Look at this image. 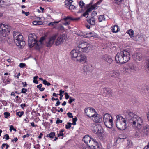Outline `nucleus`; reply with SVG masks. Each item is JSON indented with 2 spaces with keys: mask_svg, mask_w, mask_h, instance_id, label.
Returning <instances> with one entry per match:
<instances>
[{
  "mask_svg": "<svg viewBox=\"0 0 149 149\" xmlns=\"http://www.w3.org/2000/svg\"><path fill=\"white\" fill-rule=\"evenodd\" d=\"M126 118L129 123L136 129H141L143 125L142 118L132 112H127Z\"/></svg>",
  "mask_w": 149,
  "mask_h": 149,
  "instance_id": "1",
  "label": "nucleus"
},
{
  "mask_svg": "<svg viewBox=\"0 0 149 149\" xmlns=\"http://www.w3.org/2000/svg\"><path fill=\"white\" fill-rule=\"evenodd\" d=\"M93 8L91 6L90 8L88 9L86 11H87L88 12V13H89L92 11V10H93Z\"/></svg>",
  "mask_w": 149,
  "mask_h": 149,
  "instance_id": "60",
  "label": "nucleus"
},
{
  "mask_svg": "<svg viewBox=\"0 0 149 149\" xmlns=\"http://www.w3.org/2000/svg\"><path fill=\"white\" fill-rule=\"evenodd\" d=\"M59 22H60L59 21H54V22H51L49 23V24H48V25L49 26H51V25L53 26L54 24H55L58 23Z\"/></svg>",
  "mask_w": 149,
  "mask_h": 149,
  "instance_id": "48",
  "label": "nucleus"
},
{
  "mask_svg": "<svg viewBox=\"0 0 149 149\" xmlns=\"http://www.w3.org/2000/svg\"><path fill=\"white\" fill-rule=\"evenodd\" d=\"M113 120V118L111 115L108 113L105 114L103 117V121L104 123Z\"/></svg>",
  "mask_w": 149,
  "mask_h": 149,
  "instance_id": "20",
  "label": "nucleus"
},
{
  "mask_svg": "<svg viewBox=\"0 0 149 149\" xmlns=\"http://www.w3.org/2000/svg\"><path fill=\"white\" fill-rule=\"evenodd\" d=\"M92 66L90 65H86L84 66L83 68L84 71L86 73L89 74L91 70Z\"/></svg>",
  "mask_w": 149,
  "mask_h": 149,
  "instance_id": "23",
  "label": "nucleus"
},
{
  "mask_svg": "<svg viewBox=\"0 0 149 149\" xmlns=\"http://www.w3.org/2000/svg\"><path fill=\"white\" fill-rule=\"evenodd\" d=\"M68 8H69L70 10H72L73 9H74L75 8V7L74 5L71 4L69 6V7H68Z\"/></svg>",
  "mask_w": 149,
  "mask_h": 149,
  "instance_id": "46",
  "label": "nucleus"
},
{
  "mask_svg": "<svg viewBox=\"0 0 149 149\" xmlns=\"http://www.w3.org/2000/svg\"><path fill=\"white\" fill-rule=\"evenodd\" d=\"M123 56L122 53L121 51L118 53L116 55L115 59V61L117 63H120L121 64H124Z\"/></svg>",
  "mask_w": 149,
  "mask_h": 149,
  "instance_id": "8",
  "label": "nucleus"
},
{
  "mask_svg": "<svg viewBox=\"0 0 149 149\" xmlns=\"http://www.w3.org/2000/svg\"><path fill=\"white\" fill-rule=\"evenodd\" d=\"M31 135V134H27L26 135H24L22 136V137L24 138L26 137H28L29 136H30Z\"/></svg>",
  "mask_w": 149,
  "mask_h": 149,
  "instance_id": "61",
  "label": "nucleus"
},
{
  "mask_svg": "<svg viewBox=\"0 0 149 149\" xmlns=\"http://www.w3.org/2000/svg\"><path fill=\"white\" fill-rule=\"evenodd\" d=\"M43 84L45 85H47L48 86L51 85L50 83L49 82H48L45 79H44L43 80Z\"/></svg>",
  "mask_w": 149,
  "mask_h": 149,
  "instance_id": "43",
  "label": "nucleus"
},
{
  "mask_svg": "<svg viewBox=\"0 0 149 149\" xmlns=\"http://www.w3.org/2000/svg\"><path fill=\"white\" fill-rule=\"evenodd\" d=\"M88 114H87H87L88 115L89 114L90 115V113H95V112H96L95 111V110L93 108H91L90 107H88Z\"/></svg>",
  "mask_w": 149,
  "mask_h": 149,
  "instance_id": "32",
  "label": "nucleus"
},
{
  "mask_svg": "<svg viewBox=\"0 0 149 149\" xmlns=\"http://www.w3.org/2000/svg\"><path fill=\"white\" fill-rule=\"evenodd\" d=\"M24 112L23 111L17 112L16 115L18 116L19 117H21L24 114Z\"/></svg>",
  "mask_w": 149,
  "mask_h": 149,
  "instance_id": "39",
  "label": "nucleus"
},
{
  "mask_svg": "<svg viewBox=\"0 0 149 149\" xmlns=\"http://www.w3.org/2000/svg\"><path fill=\"white\" fill-rule=\"evenodd\" d=\"M72 123L70 122L67 123V124L66 125L65 128L66 129H68L70 128L71 127Z\"/></svg>",
  "mask_w": 149,
  "mask_h": 149,
  "instance_id": "40",
  "label": "nucleus"
},
{
  "mask_svg": "<svg viewBox=\"0 0 149 149\" xmlns=\"http://www.w3.org/2000/svg\"><path fill=\"white\" fill-rule=\"evenodd\" d=\"M122 53L123 56V60L124 63L128 62L130 60V57L129 52L125 50L121 51Z\"/></svg>",
  "mask_w": 149,
  "mask_h": 149,
  "instance_id": "11",
  "label": "nucleus"
},
{
  "mask_svg": "<svg viewBox=\"0 0 149 149\" xmlns=\"http://www.w3.org/2000/svg\"><path fill=\"white\" fill-rule=\"evenodd\" d=\"M22 12L23 14H25L26 16H28L30 14V13L29 12H25L24 11L22 10Z\"/></svg>",
  "mask_w": 149,
  "mask_h": 149,
  "instance_id": "52",
  "label": "nucleus"
},
{
  "mask_svg": "<svg viewBox=\"0 0 149 149\" xmlns=\"http://www.w3.org/2000/svg\"><path fill=\"white\" fill-rule=\"evenodd\" d=\"M84 36V38H89L91 37L96 38L97 37V35L94 32H91L86 33V35Z\"/></svg>",
  "mask_w": 149,
  "mask_h": 149,
  "instance_id": "24",
  "label": "nucleus"
},
{
  "mask_svg": "<svg viewBox=\"0 0 149 149\" xmlns=\"http://www.w3.org/2000/svg\"><path fill=\"white\" fill-rule=\"evenodd\" d=\"M79 4L80 7L81 8H83L85 5L84 3L82 1H80Z\"/></svg>",
  "mask_w": 149,
  "mask_h": 149,
  "instance_id": "42",
  "label": "nucleus"
},
{
  "mask_svg": "<svg viewBox=\"0 0 149 149\" xmlns=\"http://www.w3.org/2000/svg\"><path fill=\"white\" fill-rule=\"evenodd\" d=\"M76 34L78 36H83L84 38V36H85L86 34L83 33L81 31H78L76 32Z\"/></svg>",
  "mask_w": 149,
  "mask_h": 149,
  "instance_id": "36",
  "label": "nucleus"
},
{
  "mask_svg": "<svg viewBox=\"0 0 149 149\" xmlns=\"http://www.w3.org/2000/svg\"><path fill=\"white\" fill-rule=\"evenodd\" d=\"M72 2V0H66L65 1V5L67 8L69 7V6L71 5Z\"/></svg>",
  "mask_w": 149,
  "mask_h": 149,
  "instance_id": "31",
  "label": "nucleus"
},
{
  "mask_svg": "<svg viewBox=\"0 0 149 149\" xmlns=\"http://www.w3.org/2000/svg\"><path fill=\"white\" fill-rule=\"evenodd\" d=\"M127 33L128 34L131 38L133 37L134 31L132 29H130L127 31Z\"/></svg>",
  "mask_w": 149,
  "mask_h": 149,
  "instance_id": "33",
  "label": "nucleus"
},
{
  "mask_svg": "<svg viewBox=\"0 0 149 149\" xmlns=\"http://www.w3.org/2000/svg\"><path fill=\"white\" fill-rule=\"evenodd\" d=\"M45 37H41L39 41H37L36 45L35 47V48L37 50H39L42 47L43 44V41L45 40Z\"/></svg>",
  "mask_w": 149,
  "mask_h": 149,
  "instance_id": "14",
  "label": "nucleus"
},
{
  "mask_svg": "<svg viewBox=\"0 0 149 149\" xmlns=\"http://www.w3.org/2000/svg\"><path fill=\"white\" fill-rule=\"evenodd\" d=\"M119 74L118 72L115 71L113 72V74L111 75V76L116 77L118 76Z\"/></svg>",
  "mask_w": 149,
  "mask_h": 149,
  "instance_id": "41",
  "label": "nucleus"
},
{
  "mask_svg": "<svg viewBox=\"0 0 149 149\" xmlns=\"http://www.w3.org/2000/svg\"><path fill=\"white\" fill-rule=\"evenodd\" d=\"M87 116L89 117L94 118L93 121L96 123H100L102 120V117L100 115L98 114L97 112H95L94 114H93L91 116L90 114H87Z\"/></svg>",
  "mask_w": 149,
  "mask_h": 149,
  "instance_id": "9",
  "label": "nucleus"
},
{
  "mask_svg": "<svg viewBox=\"0 0 149 149\" xmlns=\"http://www.w3.org/2000/svg\"><path fill=\"white\" fill-rule=\"evenodd\" d=\"M55 135V133L53 132H51L49 134H47L46 137L50 138L51 139H53Z\"/></svg>",
  "mask_w": 149,
  "mask_h": 149,
  "instance_id": "29",
  "label": "nucleus"
},
{
  "mask_svg": "<svg viewBox=\"0 0 149 149\" xmlns=\"http://www.w3.org/2000/svg\"><path fill=\"white\" fill-rule=\"evenodd\" d=\"M101 127L100 125H95L94 126L93 131L95 134L97 135L101 134Z\"/></svg>",
  "mask_w": 149,
  "mask_h": 149,
  "instance_id": "19",
  "label": "nucleus"
},
{
  "mask_svg": "<svg viewBox=\"0 0 149 149\" xmlns=\"http://www.w3.org/2000/svg\"><path fill=\"white\" fill-rule=\"evenodd\" d=\"M67 114L70 118H73V116L72 113L70 112H68L67 113Z\"/></svg>",
  "mask_w": 149,
  "mask_h": 149,
  "instance_id": "50",
  "label": "nucleus"
},
{
  "mask_svg": "<svg viewBox=\"0 0 149 149\" xmlns=\"http://www.w3.org/2000/svg\"><path fill=\"white\" fill-rule=\"evenodd\" d=\"M6 140H8L9 139V137L8 134H6L4 136Z\"/></svg>",
  "mask_w": 149,
  "mask_h": 149,
  "instance_id": "62",
  "label": "nucleus"
},
{
  "mask_svg": "<svg viewBox=\"0 0 149 149\" xmlns=\"http://www.w3.org/2000/svg\"><path fill=\"white\" fill-rule=\"evenodd\" d=\"M104 91L105 93L109 95H111L112 93V91L110 88H104Z\"/></svg>",
  "mask_w": 149,
  "mask_h": 149,
  "instance_id": "30",
  "label": "nucleus"
},
{
  "mask_svg": "<svg viewBox=\"0 0 149 149\" xmlns=\"http://www.w3.org/2000/svg\"><path fill=\"white\" fill-rule=\"evenodd\" d=\"M77 60L79 62L83 63L86 62V57L84 54L81 53Z\"/></svg>",
  "mask_w": 149,
  "mask_h": 149,
  "instance_id": "16",
  "label": "nucleus"
},
{
  "mask_svg": "<svg viewBox=\"0 0 149 149\" xmlns=\"http://www.w3.org/2000/svg\"><path fill=\"white\" fill-rule=\"evenodd\" d=\"M38 78V76H36L34 77H33V82L36 84H38V81L36 80V79Z\"/></svg>",
  "mask_w": 149,
  "mask_h": 149,
  "instance_id": "37",
  "label": "nucleus"
},
{
  "mask_svg": "<svg viewBox=\"0 0 149 149\" xmlns=\"http://www.w3.org/2000/svg\"><path fill=\"white\" fill-rule=\"evenodd\" d=\"M56 39V36L54 35L49 38L48 41L46 42V45L47 47H51L54 43Z\"/></svg>",
  "mask_w": 149,
  "mask_h": 149,
  "instance_id": "13",
  "label": "nucleus"
},
{
  "mask_svg": "<svg viewBox=\"0 0 149 149\" xmlns=\"http://www.w3.org/2000/svg\"><path fill=\"white\" fill-rule=\"evenodd\" d=\"M36 36L35 34H30L28 36V45L30 47H35L37 42Z\"/></svg>",
  "mask_w": 149,
  "mask_h": 149,
  "instance_id": "5",
  "label": "nucleus"
},
{
  "mask_svg": "<svg viewBox=\"0 0 149 149\" xmlns=\"http://www.w3.org/2000/svg\"><path fill=\"white\" fill-rule=\"evenodd\" d=\"M105 19L104 17V15H100L98 17V20L99 22L105 21Z\"/></svg>",
  "mask_w": 149,
  "mask_h": 149,
  "instance_id": "35",
  "label": "nucleus"
},
{
  "mask_svg": "<svg viewBox=\"0 0 149 149\" xmlns=\"http://www.w3.org/2000/svg\"><path fill=\"white\" fill-rule=\"evenodd\" d=\"M104 124L107 127L109 128H111L113 127V120L104 123Z\"/></svg>",
  "mask_w": 149,
  "mask_h": 149,
  "instance_id": "25",
  "label": "nucleus"
},
{
  "mask_svg": "<svg viewBox=\"0 0 149 149\" xmlns=\"http://www.w3.org/2000/svg\"><path fill=\"white\" fill-rule=\"evenodd\" d=\"M88 12L87 11H86L83 14V16L87 18V17L86 16H87V17H88Z\"/></svg>",
  "mask_w": 149,
  "mask_h": 149,
  "instance_id": "55",
  "label": "nucleus"
},
{
  "mask_svg": "<svg viewBox=\"0 0 149 149\" xmlns=\"http://www.w3.org/2000/svg\"><path fill=\"white\" fill-rule=\"evenodd\" d=\"M4 117L7 118L10 116V114L8 112H5L4 113Z\"/></svg>",
  "mask_w": 149,
  "mask_h": 149,
  "instance_id": "45",
  "label": "nucleus"
},
{
  "mask_svg": "<svg viewBox=\"0 0 149 149\" xmlns=\"http://www.w3.org/2000/svg\"><path fill=\"white\" fill-rule=\"evenodd\" d=\"M99 3V2H97L96 4H94V5L92 6L91 7L93 8V9H95V8L97 9V5Z\"/></svg>",
  "mask_w": 149,
  "mask_h": 149,
  "instance_id": "49",
  "label": "nucleus"
},
{
  "mask_svg": "<svg viewBox=\"0 0 149 149\" xmlns=\"http://www.w3.org/2000/svg\"><path fill=\"white\" fill-rule=\"evenodd\" d=\"M123 0H114L115 3L117 5L120 4Z\"/></svg>",
  "mask_w": 149,
  "mask_h": 149,
  "instance_id": "44",
  "label": "nucleus"
},
{
  "mask_svg": "<svg viewBox=\"0 0 149 149\" xmlns=\"http://www.w3.org/2000/svg\"><path fill=\"white\" fill-rule=\"evenodd\" d=\"M133 56L134 60L137 63H139L142 60V54L140 53H137Z\"/></svg>",
  "mask_w": 149,
  "mask_h": 149,
  "instance_id": "15",
  "label": "nucleus"
},
{
  "mask_svg": "<svg viewBox=\"0 0 149 149\" xmlns=\"http://www.w3.org/2000/svg\"><path fill=\"white\" fill-rule=\"evenodd\" d=\"M9 32V27L8 25L2 23L0 24V33L3 36L6 37Z\"/></svg>",
  "mask_w": 149,
  "mask_h": 149,
  "instance_id": "6",
  "label": "nucleus"
},
{
  "mask_svg": "<svg viewBox=\"0 0 149 149\" xmlns=\"http://www.w3.org/2000/svg\"><path fill=\"white\" fill-rule=\"evenodd\" d=\"M28 91V90L26 88H23L22 89L21 93H26V92Z\"/></svg>",
  "mask_w": 149,
  "mask_h": 149,
  "instance_id": "47",
  "label": "nucleus"
},
{
  "mask_svg": "<svg viewBox=\"0 0 149 149\" xmlns=\"http://www.w3.org/2000/svg\"><path fill=\"white\" fill-rule=\"evenodd\" d=\"M14 42L17 46H19L20 48H22L25 45V41L23 40L22 35L18 33H14L13 34Z\"/></svg>",
  "mask_w": 149,
  "mask_h": 149,
  "instance_id": "3",
  "label": "nucleus"
},
{
  "mask_svg": "<svg viewBox=\"0 0 149 149\" xmlns=\"http://www.w3.org/2000/svg\"><path fill=\"white\" fill-rule=\"evenodd\" d=\"M79 52H88L90 49V45L88 43L81 41L78 45Z\"/></svg>",
  "mask_w": 149,
  "mask_h": 149,
  "instance_id": "4",
  "label": "nucleus"
},
{
  "mask_svg": "<svg viewBox=\"0 0 149 149\" xmlns=\"http://www.w3.org/2000/svg\"><path fill=\"white\" fill-rule=\"evenodd\" d=\"M135 136L136 137L142 136V133L140 130H138L135 134Z\"/></svg>",
  "mask_w": 149,
  "mask_h": 149,
  "instance_id": "34",
  "label": "nucleus"
},
{
  "mask_svg": "<svg viewBox=\"0 0 149 149\" xmlns=\"http://www.w3.org/2000/svg\"><path fill=\"white\" fill-rule=\"evenodd\" d=\"M42 86V84H40L39 85H38L37 86V88L39 89L40 90Z\"/></svg>",
  "mask_w": 149,
  "mask_h": 149,
  "instance_id": "63",
  "label": "nucleus"
},
{
  "mask_svg": "<svg viewBox=\"0 0 149 149\" xmlns=\"http://www.w3.org/2000/svg\"><path fill=\"white\" fill-rule=\"evenodd\" d=\"M103 60L107 62L109 64H111L113 62V60L109 56L104 55L102 56Z\"/></svg>",
  "mask_w": 149,
  "mask_h": 149,
  "instance_id": "18",
  "label": "nucleus"
},
{
  "mask_svg": "<svg viewBox=\"0 0 149 149\" xmlns=\"http://www.w3.org/2000/svg\"><path fill=\"white\" fill-rule=\"evenodd\" d=\"M92 139L88 135H86L83 137L82 140L88 146L90 143H90L91 141L92 140Z\"/></svg>",
  "mask_w": 149,
  "mask_h": 149,
  "instance_id": "22",
  "label": "nucleus"
},
{
  "mask_svg": "<svg viewBox=\"0 0 149 149\" xmlns=\"http://www.w3.org/2000/svg\"><path fill=\"white\" fill-rule=\"evenodd\" d=\"M81 53L79 52V51L75 50H72L70 52V55L72 58H76V59L78 58V57L79 56V54H80Z\"/></svg>",
  "mask_w": 149,
  "mask_h": 149,
  "instance_id": "21",
  "label": "nucleus"
},
{
  "mask_svg": "<svg viewBox=\"0 0 149 149\" xmlns=\"http://www.w3.org/2000/svg\"><path fill=\"white\" fill-rule=\"evenodd\" d=\"M61 102L59 101V100H58L56 102V103L55 104V106H57L59 105L60 104Z\"/></svg>",
  "mask_w": 149,
  "mask_h": 149,
  "instance_id": "64",
  "label": "nucleus"
},
{
  "mask_svg": "<svg viewBox=\"0 0 149 149\" xmlns=\"http://www.w3.org/2000/svg\"><path fill=\"white\" fill-rule=\"evenodd\" d=\"M75 100V99L74 98L72 99L71 97H70L69 100V103L71 104L72 102L74 101Z\"/></svg>",
  "mask_w": 149,
  "mask_h": 149,
  "instance_id": "51",
  "label": "nucleus"
},
{
  "mask_svg": "<svg viewBox=\"0 0 149 149\" xmlns=\"http://www.w3.org/2000/svg\"><path fill=\"white\" fill-rule=\"evenodd\" d=\"M88 146L90 148L93 149H100V146L97 142V141L95 139H92Z\"/></svg>",
  "mask_w": 149,
  "mask_h": 149,
  "instance_id": "10",
  "label": "nucleus"
},
{
  "mask_svg": "<svg viewBox=\"0 0 149 149\" xmlns=\"http://www.w3.org/2000/svg\"><path fill=\"white\" fill-rule=\"evenodd\" d=\"M86 21L91 25H95V18L93 17H92L89 19H86Z\"/></svg>",
  "mask_w": 149,
  "mask_h": 149,
  "instance_id": "26",
  "label": "nucleus"
},
{
  "mask_svg": "<svg viewBox=\"0 0 149 149\" xmlns=\"http://www.w3.org/2000/svg\"><path fill=\"white\" fill-rule=\"evenodd\" d=\"M118 29L119 27L118 25H114L111 27V30L113 32L116 33L118 31Z\"/></svg>",
  "mask_w": 149,
  "mask_h": 149,
  "instance_id": "28",
  "label": "nucleus"
},
{
  "mask_svg": "<svg viewBox=\"0 0 149 149\" xmlns=\"http://www.w3.org/2000/svg\"><path fill=\"white\" fill-rule=\"evenodd\" d=\"M97 14V13L96 11H93L92 13V16L93 17H94Z\"/></svg>",
  "mask_w": 149,
  "mask_h": 149,
  "instance_id": "58",
  "label": "nucleus"
},
{
  "mask_svg": "<svg viewBox=\"0 0 149 149\" xmlns=\"http://www.w3.org/2000/svg\"><path fill=\"white\" fill-rule=\"evenodd\" d=\"M67 38V36L65 34H61L56 39L55 41V45L57 46L61 45L65 42Z\"/></svg>",
  "mask_w": 149,
  "mask_h": 149,
  "instance_id": "7",
  "label": "nucleus"
},
{
  "mask_svg": "<svg viewBox=\"0 0 149 149\" xmlns=\"http://www.w3.org/2000/svg\"><path fill=\"white\" fill-rule=\"evenodd\" d=\"M116 118V125L117 128L121 130L125 129L127 126L125 118L121 116L120 115H117Z\"/></svg>",
  "mask_w": 149,
  "mask_h": 149,
  "instance_id": "2",
  "label": "nucleus"
},
{
  "mask_svg": "<svg viewBox=\"0 0 149 149\" xmlns=\"http://www.w3.org/2000/svg\"><path fill=\"white\" fill-rule=\"evenodd\" d=\"M26 66V65L25 63H20L19 66L20 68H23Z\"/></svg>",
  "mask_w": 149,
  "mask_h": 149,
  "instance_id": "57",
  "label": "nucleus"
},
{
  "mask_svg": "<svg viewBox=\"0 0 149 149\" xmlns=\"http://www.w3.org/2000/svg\"><path fill=\"white\" fill-rule=\"evenodd\" d=\"M70 24V21H66L65 23H63V24L65 26L68 25Z\"/></svg>",
  "mask_w": 149,
  "mask_h": 149,
  "instance_id": "56",
  "label": "nucleus"
},
{
  "mask_svg": "<svg viewBox=\"0 0 149 149\" xmlns=\"http://www.w3.org/2000/svg\"><path fill=\"white\" fill-rule=\"evenodd\" d=\"M142 131L144 135H148L149 134V125L146 124L143 126Z\"/></svg>",
  "mask_w": 149,
  "mask_h": 149,
  "instance_id": "17",
  "label": "nucleus"
},
{
  "mask_svg": "<svg viewBox=\"0 0 149 149\" xmlns=\"http://www.w3.org/2000/svg\"><path fill=\"white\" fill-rule=\"evenodd\" d=\"M63 121L62 120H60L59 118H57L56 123L57 124L60 125L61 123Z\"/></svg>",
  "mask_w": 149,
  "mask_h": 149,
  "instance_id": "38",
  "label": "nucleus"
},
{
  "mask_svg": "<svg viewBox=\"0 0 149 149\" xmlns=\"http://www.w3.org/2000/svg\"><path fill=\"white\" fill-rule=\"evenodd\" d=\"M64 135V134L63 133H62L61 132H59V133L58 134V137L60 136H63Z\"/></svg>",
  "mask_w": 149,
  "mask_h": 149,
  "instance_id": "59",
  "label": "nucleus"
},
{
  "mask_svg": "<svg viewBox=\"0 0 149 149\" xmlns=\"http://www.w3.org/2000/svg\"><path fill=\"white\" fill-rule=\"evenodd\" d=\"M65 98L67 99H68L69 98H70V96L68 95L67 93L65 92L64 93Z\"/></svg>",
  "mask_w": 149,
  "mask_h": 149,
  "instance_id": "54",
  "label": "nucleus"
},
{
  "mask_svg": "<svg viewBox=\"0 0 149 149\" xmlns=\"http://www.w3.org/2000/svg\"><path fill=\"white\" fill-rule=\"evenodd\" d=\"M80 19V18H73L70 16H68L63 18V20L66 21L67 20H70L78 21Z\"/></svg>",
  "mask_w": 149,
  "mask_h": 149,
  "instance_id": "27",
  "label": "nucleus"
},
{
  "mask_svg": "<svg viewBox=\"0 0 149 149\" xmlns=\"http://www.w3.org/2000/svg\"><path fill=\"white\" fill-rule=\"evenodd\" d=\"M136 67L132 63H130L128 65V68L125 70V73H130L135 70Z\"/></svg>",
  "mask_w": 149,
  "mask_h": 149,
  "instance_id": "12",
  "label": "nucleus"
},
{
  "mask_svg": "<svg viewBox=\"0 0 149 149\" xmlns=\"http://www.w3.org/2000/svg\"><path fill=\"white\" fill-rule=\"evenodd\" d=\"M12 130H13L15 131H16L17 130H16L13 127V126L11 125H10V131H11Z\"/></svg>",
  "mask_w": 149,
  "mask_h": 149,
  "instance_id": "53",
  "label": "nucleus"
}]
</instances>
